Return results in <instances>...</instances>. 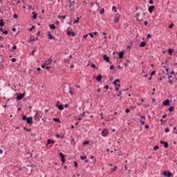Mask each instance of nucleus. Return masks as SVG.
<instances>
[{
	"mask_svg": "<svg viewBox=\"0 0 177 177\" xmlns=\"http://www.w3.org/2000/svg\"><path fill=\"white\" fill-rule=\"evenodd\" d=\"M103 59L105 60V62H106V63H110V57L107 56V55H104Z\"/></svg>",
	"mask_w": 177,
	"mask_h": 177,
	"instance_id": "nucleus-10",
	"label": "nucleus"
},
{
	"mask_svg": "<svg viewBox=\"0 0 177 177\" xmlns=\"http://www.w3.org/2000/svg\"><path fill=\"white\" fill-rule=\"evenodd\" d=\"M35 28V26H32V27L29 29V31H32Z\"/></svg>",
	"mask_w": 177,
	"mask_h": 177,
	"instance_id": "nucleus-39",
	"label": "nucleus"
},
{
	"mask_svg": "<svg viewBox=\"0 0 177 177\" xmlns=\"http://www.w3.org/2000/svg\"><path fill=\"white\" fill-rule=\"evenodd\" d=\"M165 132L166 133H168V132H169V128H166V129H165Z\"/></svg>",
	"mask_w": 177,
	"mask_h": 177,
	"instance_id": "nucleus-37",
	"label": "nucleus"
},
{
	"mask_svg": "<svg viewBox=\"0 0 177 177\" xmlns=\"http://www.w3.org/2000/svg\"><path fill=\"white\" fill-rule=\"evenodd\" d=\"M150 5H154V1L153 0L149 1Z\"/></svg>",
	"mask_w": 177,
	"mask_h": 177,
	"instance_id": "nucleus-44",
	"label": "nucleus"
},
{
	"mask_svg": "<svg viewBox=\"0 0 177 177\" xmlns=\"http://www.w3.org/2000/svg\"><path fill=\"white\" fill-rule=\"evenodd\" d=\"M161 145H164V147H165V149H167L168 147V142H164L162 140L160 141Z\"/></svg>",
	"mask_w": 177,
	"mask_h": 177,
	"instance_id": "nucleus-17",
	"label": "nucleus"
},
{
	"mask_svg": "<svg viewBox=\"0 0 177 177\" xmlns=\"http://www.w3.org/2000/svg\"><path fill=\"white\" fill-rule=\"evenodd\" d=\"M48 39H56L55 37L52 36V34L50 33V32H48Z\"/></svg>",
	"mask_w": 177,
	"mask_h": 177,
	"instance_id": "nucleus-15",
	"label": "nucleus"
},
{
	"mask_svg": "<svg viewBox=\"0 0 177 177\" xmlns=\"http://www.w3.org/2000/svg\"><path fill=\"white\" fill-rule=\"evenodd\" d=\"M56 106L57 109H59V110H64V106L62 104H56Z\"/></svg>",
	"mask_w": 177,
	"mask_h": 177,
	"instance_id": "nucleus-16",
	"label": "nucleus"
},
{
	"mask_svg": "<svg viewBox=\"0 0 177 177\" xmlns=\"http://www.w3.org/2000/svg\"><path fill=\"white\" fill-rule=\"evenodd\" d=\"M52 59H48L45 63L41 65V68H46V70H49V68H50V64H52Z\"/></svg>",
	"mask_w": 177,
	"mask_h": 177,
	"instance_id": "nucleus-2",
	"label": "nucleus"
},
{
	"mask_svg": "<svg viewBox=\"0 0 177 177\" xmlns=\"http://www.w3.org/2000/svg\"><path fill=\"white\" fill-rule=\"evenodd\" d=\"M22 120L26 121L27 124H32V117L27 118V115H23Z\"/></svg>",
	"mask_w": 177,
	"mask_h": 177,
	"instance_id": "nucleus-4",
	"label": "nucleus"
},
{
	"mask_svg": "<svg viewBox=\"0 0 177 177\" xmlns=\"http://www.w3.org/2000/svg\"><path fill=\"white\" fill-rule=\"evenodd\" d=\"M147 24H149V23L147 22V21H144V26H147Z\"/></svg>",
	"mask_w": 177,
	"mask_h": 177,
	"instance_id": "nucleus-56",
	"label": "nucleus"
},
{
	"mask_svg": "<svg viewBox=\"0 0 177 177\" xmlns=\"http://www.w3.org/2000/svg\"><path fill=\"white\" fill-rule=\"evenodd\" d=\"M68 8L70 12H75V1L68 0Z\"/></svg>",
	"mask_w": 177,
	"mask_h": 177,
	"instance_id": "nucleus-1",
	"label": "nucleus"
},
{
	"mask_svg": "<svg viewBox=\"0 0 177 177\" xmlns=\"http://www.w3.org/2000/svg\"><path fill=\"white\" fill-rule=\"evenodd\" d=\"M163 175L165 176H168V177H171V176H172V174L171 173V171H165L164 173H163Z\"/></svg>",
	"mask_w": 177,
	"mask_h": 177,
	"instance_id": "nucleus-13",
	"label": "nucleus"
},
{
	"mask_svg": "<svg viewBox=\"0 0 177 177\" xmlns=\"http://www.w3.org/2000/svg\"><path fill=\"white\" fill-rule=\"evenodd\" d=\"M49 27L50 30H56V26H55V24H49Z\"/></svg>",
	"mask_w": 177,
	"mask_h": 177,
	"instance_id": "nucleus-22",
	"label": "nucleus"
},
{
	"mask_svg": "<svg viewBox=\"0 0 177 177\" xmlns=\"http://www.w3.org/2000/svg\"><path fill=\"white\" fill-rule=\"evenodd\" d=\"M169 83L172 84H174V81L170 80H169Z\"/></svg>",
	"mask_w": 177,
	"mask_h": 177,
	"instance_id": "nucleus-60",
	"label": "nucleus"
},
{
	"mask_svg": "<svg viewBox=\"0 0 177 177\" xmlns=\"http://www.w3.org/2000/svg\"><path fill=\"white\" fill-rule=\"evenodd\" d=\"M43 113L41 111H37L35 113V115H34V120H35L36 121H39V120H41V118H42V115H43Z\"/></svg>",
	"mask_w": 177,
	"mask_h": 177,
	"instance_id": "nucleus-3",
	"label": "nucleus"
},
{
	"mask_svg": "<svg viewBox=\"0 0 177 177\" xmlns=\"http://www.w3.org/2000/svg\"><path fill=\"white\" fill-rule=\"evenodd\" d=\"M69 93H71V95H74V91H73V88L71 87H70Z\"/></svg>",
	"mask_w": 177,
	"mask_h": 177,
	"instance_id": "nucleus-30",
	"label": "nucleus"
},
{
	"mask_svg": "<svg viewBox=\"0 0 177 177\" xmlns=\"http://www.w3.org/2000/svg\"><path fill=\"white\" fill-rule=\"evenodd\" d=\"M162 118H167V114H165L162 116Z\"/></svg>",
	"mask_w": 177,
	"mask_h": 177,
	"instance_id": "nucleus-61",
	"label": "nucleus"
},
{
	"mask_svg": "<svg viewBox=\"0 0 177 177\" xmlns=\"http://www.w3.org/2000/svg\"><path fill=\"white\" fill-rule=\"evenodd\" d=\"M53 145V144H55V141H53V140H51V139H48V140H47V146L48 145Z\"/></svg>",
	"mask_w": 177,
	"mask_h": 177,
	"instance_id": "nucleus-18",
	"label": "nucleus"
},
{
	"mask_svg": "<svg viewBox=\"0 0 177 177\" xmlns=\"http://www.w3.org/2000/svg\"><path fill=\"white\" fill-rule=\"evenodd\" d=\"M55 138H57V139H59V138H61L62 139H64V135L60 136V134H57L55 136Z\"/></svg>",
	"mask_w": 177,
	"mask_h": 177,
	"instance_id": "nucleus-23",
	"label": "nucleus"
},
{
	"mask_svg": "<svg viewBox=\"0 0 177 177\" xmlns=\"http://www.w3.org/2000/svg\"><path fill=\"white\" fill-rule=\"evenodd\" d=\"M13 17H14V19H17L18 16L17 14H14Z\"/></svg>",
	"mask_w": 177,
	"mask_h": 177,
	"instance_id": "nucleus-51",
	"label": "nucleus"
},
{
	"mask_svg": "<svg viewBox=\"0 0 177 177\" xmlns=\"http://www.w3.org/2000/svg\"><path fill=\"white\" fill-rule=\"evenodd\" d=\"M83 145H89V141H85Z\"/></svg>",
	"mask_w": 177,
	"mask_h": 177,
	"instance_id": "nucleus-54",
	"label": "nucleus"
},
{
	"mask_svg": "<svg viewBox=\"0 0 177 177\" xmlns=\"http://www.w3.org/2000/svg\"><path fill=\"white\" fill-rule=\"evenodd\" d=\"M53 121H55V122H60V120H59L56 118H53Z\"/></svg>",
	"mask_w": 177,
	"mask_h": 177,
	"instance_id": "nucleus-32",
	"label": "nucleus"
},
{
	"mask_svg": "<svg viewBox=\"0 0 177 177\" xmlns=\"http://www.w3.org/2000/svg\"><path fill=\"white\" fill-rule=\"evenodd\" d=\"M111 171H117V166H115L113 169H111Z\"/></svg>",
	"mask_w": 177,
	"mask_h": 177,
	"instance_id": "nucleus-42",
	"label": "nucleus"
},
{
	"mask_svg": "<svg viewBox=\"0 0 177 177\" xmlns=\"http://www.w3.org/2000/svg\"><path fill=\"white\" fill-rule=\"evenodd\" d=\"M154 9H156V7L154 6H150L149 8H148V12L149 13H153Z\"/></svg>",
	"mask_w": 177,
	"mask_h": 177,
	"instance_id": "nucleus-9",
	"label": "nucleus"
},
{
	"mask_svg": "<svg viewBox=\"0 0 177 177\" xmlns=\"http://www.w3.org/2000/svg\"><path fill=\"white\" fill-rule=\"evenodd\" d=\"M24 129L26 131V132H31V129H27V127H24Z\"/></svg>",
	"mask_w": 177,
	"mask_h": 177,
	"instance_id": "nucleus-35",
	"label": "nucleus"
},
{
	"mask_svg": "<svg viewBox=\"0 0 177 177\" xmlns=\"http://www.w3.org/2000/svg\"><path fill=\"white\" fill-rule=\"evenodd\" d=\"M100 15H103V13H104V8H102V9L100 10Z\"/></svg>",
	"mask_w": 177,
	"mask_h": 177,
	"instance_id": "nucleus-34",
	"label": "nucleus"
},
{
	"mask_svg": "<svg viewBox=\"0 0 177 177\" xmlns=\"http://www.w3.org/2000/svg\"><path fill=\"white\" fill-rule=\"evenodd\" d=\"M145 46H146V43L145 41H142L140 44V48H145Z\"/></svg>",
	"mask_w": 177,
	"mask_h": 177,
	"instance_id": "nucleus-24",
	"label": "nucleus"
},
{
	"mask_svg": "<svg viewBox=\"0 0 177 177\" xmlns=\"http://www.w3.org/2000/svg\"><path fill=\"white\" fill-rule=\"evenodd\" d=\"M32 19H34L35 20L37 19V17H38V14L36 12H32Z\"/></svg>",
	"mask_w": 177,
	"mask_h": 177,
	"instance_id": "nucleus-19",
	"label": "nucleus"
},
{
	"mask_svg": "<svg viewBox=\"0 0 177 177\" xmlns=\"http://www.w3.org/2000/svg\"><path fill=\"white\" fill-rule=\"evenodd\" d=\"M80 117H85V113H82L80 115Z\"/></svg>",
	"mask_w": 177,
	"mask_h": 177,
	"instance_id": "nucleus-46",
	"label": "nucleus"
},
{
	"mask_svg": "<svg viewBox=\"0 0 177 177\" xmlns=\"http://www.w3.org/2000/svg\"><path fill=\"white\" fill-rule=\"evenodd\" d=\"M174 23H171L169 26V28H172L174 27Z\"/></svg>",
	"mask_w": 177,
	"mask_h": 177,
	"instance_id": "nucleus-40",
	"label": "nucleus"
},
{
	"mask_svg": "<svg viewBox=\"0 0 177 177\" xmlns=\"http://www.w3.org/2000/svg\"><path fill=\"white\" fill-rule=\"evenodd\" d=\"M175 110V108H174V106H170L169 108V111H170V113H172V111H174Z\"/></svg>",
	"mask_w": 177,
	"mask_h": 177,
	"instance_id": "nucleus-28",
	"label": "nucleus"
},
{
	"mask_svg": "<svg viewBox=\"0 0 177 177\" xmlns=\"http://www.w3.org/2000/svg\"><path fill=\"white\" fill-rule=\"evenodd\" d=\"M154 74H156V71H153L151 73V76L154 75Z\"/></svg>",
	"mask_w": 177,
	"mask_h": 177,
	"instance_id": "nucleus-49",
	"label": "nucleus"
},
{
	"mask_svg": "<svg viewBox=\"0 0 177 177\" xmlns=\"http://www.w3.org/2000/svg\"><path fill=\"white\" fill-rule=\"evenodd\" d=\"M110 70H114V65H111L110 66Z\"/></svg>",
	"mask_w": 177,
	"mask_h": 177,
	"instance_id": "nucleus-53",
	"label": "nucleus"
},
{
	"mask_svg": "<svg viewBox=\"0 0 177 177\" xmlns=\"http://www.w3.org/2000/svg\"><path fill=\"white\" fill-rule=\"evenodd\" d=\"M59 156L61 157V158H64V155L62 152L59 153Z\"/></svg>",
	"mask_w": 177,
	"mask_h": 177,
	"instance_id": "nucleus-38",
	"label": "nucleus"
},
{
	"mask_svg": "<svg viewBox=\"0 0 177 177\" xmlns=\"http://www.w3.org/2000/svg\"><path fill=\"white\" fill-rule=\"evenodd\" d=\"M140 122L141 125H145V121L140 120Z\"/></svg>",
	"mask_w": 177,
	"mask_h": 177,
	"instance_id": "nucleus-55",
	"label": "nucleus"
},
{
	"mask_svg": "<svg viewBox=\"0 0 177 177\" xmlns=\"http://www.w3.org/2000/svg\"><path fill=\"white\" fill-rule=\"evenodd\" d=\"M102 78H103V76L102 75H99L95 77L97 82H100V81H102Z\"/></svg>",
	"mask_w": 177,
	"mask_h": 177,
	"instance_id": "nucleus-14",
	"label": "nucleus"
},
{
	"mask_svg": "<svg viewBox=\"0 0 177 177\" xmlns=\"http://www.w3.org/2000/svg\"><path fill=\"white\" fill-rule=\"evenodd\" d=\"M109 88H110V86L109 85H106L104 86V89H109Z\"/></svg>",
	"mask_w": 177,
	"mask_h": 177,
	"instance_id": "nucleus-57",
	"label": "nucleus"
},
{
	"mask_svg": "<svg viewBox=\"0 0 177 177\" xmlns=\"http://www.w3.org/2000/svg\"><path fill=\"white\" fill-rule=\"evenodd\" d=\"M122 57H124V51L119 53V59H122Z\"/></svg>",
	"mask_w": 177,
	"mask_h": 177,
	"instance_id": "nucleus-21",
	"label": "nucleus"
},
{
	"mask_svg": "<svg viewBox=\"0 0 177 177\" xmlns=\"http://www.w3.org/2000/svg\"><path fill=\"white\" fill-rule=\"evenodd\" d=\"M168 52H169V54L170 55H172V53H174V50H172V48H169V49L168 50Z\"/></svg>",
	"mask_w": 177,
	"mask_h": 177,
	"instance_id": "nucleus-29",
	"label": "nucleus"
},
{
	"mask_svg": "<svg viewBox=\"0 0 177 177\" xmlns=\"http://www.w3.org/2000/svg\"><path fill=\"white\" fill-rule=\"evenodd\" d=\"M74 164H75V168H77V167H78V163L77 162V161H75Z\"/></svg>",
	"mask_w": 177,
	"mask_h": 177,
	"instance_id": "nucleus-48",
	"label": "nucleus"
},
{
	"mask_svg": "<svg viewBox=\"0 0 177 177\" xmlns=\"http://www.w3.org/2000/svg\"><path fill=\"white\" fill-rule=\"evenodd\" d=\"M88 35H90V37H91V38H93V32L88 33Z\"/></svg>",
	"mask_w": 177,
	"mask_h": 177,
	"instance_id": "nucleus-45",
	"label": "nucleus"
},
{
	"mask_svg": "<svg viewBox=\"0 0 177 177\" xmlns=\"http://www.w3.org/2000/svg\"><path fill=\"white\" fill-rule=\"evenodd\" d=\"M136 17L138 21H142V20H143V16L140 15V14H139V12H138L136 14Z\"/></svg>",
	"mask_w": 177,
	"mask_h": 177,
	"instance_id": "nucleus-7",
	"label": "nucleus"
},
{
	"mask_svg": "<svg viewBox=\"0 0 177 177\" xmlns=\"http://www.w3.org/2000/svg\"><path fill=\"white\" fill-rule=\"evenodd\" d=\"M140 118H142V120H146V116L140 115Z\"/></svg>",
	"mask_w": 177,
	"mask_h": 177,
	"instance_id": "nucleus-50",
	"label": "nucleus"
},
{
	"mask_svg": "<svg viewBox=\"0 0 177 177\" xmlns=\"http://www.w3.org/2000/svg\"><path fill=\"white\" fill-rule=\"evenodd\" d=\"M129 111H130L129 109H125V113H129Z\"/></svg>",
	"mask_w": 177,
	"mask_h": 177,
	"instance_id": "nucleus-58",
	"label": "nucleus"
},
{
	"mask_svg": "<svg viewBox=\"0 0 177 177\" xmlns=\"http://www.w3.org/2000/svg\"><path fill=\"white\" fill-rule=\"evenodd\" d=\"M80 160H86V156H80Z\"/></svg>",
	"mask_w": 177,
	"mask_h": 177,
	"instance_id": "nucleus-31",
	"label": "nucleus"
},
{
	"mask_svg": "<svg viewBox=\"0 0 177 177\" xmlns=\"http://www.w3.org/2000/svg\"><path fill=\"white\" fill-rule=\"evenodd\" d=\"M3 34H6V35H7V34H8V30L3 31Z\"/></svg>",
	"mask_w": 177,
	"mask_h": 177,
	"instance_id": "nucleus-59",
	"label": "nucleus"
},
{
	"mask_svg": "<svg viewBox=\"0 0 177 177\" xmlns=\"http://www.w3.org/2000/svg\"><path fill=\"white\" fill-rule=\"evenodd\" d=\"M33 41H35V37H34V36H31V37H30V39H29L28 42L31 43V42H32Z\"/></svg>",
	"mask_w": 177,
	"mask_h": 177,
	"instance_id": "nucleus-25",
	"label": "nucleus"
},
{
	"mask_svg": "<svg viewBox=\"0 0 177 177\" xmlns=\"http://www.w3.org/2000/svg\"><path fill=\"white\" fill-rule=\"evenodd\" d=\"M24 96H26V93H17V100H21V99H23L24 97Z\"/></svg>",
	"mask_w": 177,
	"mask_h": 177,
	"instance_id": "nucleus-6",
	"label": "nucleus"
},
{
	"mask_svg": "<svg viewBox=\"0 0 177 177\" xmlns=\"http://www.w3.org/2000/svg\"><path fill=\"white\" fill-rule=\"evenodd\" d=\"M66 34L67 35H71V37H75V35H77V33L71 31H67Z\"/></svg>",
	"mask_w": 177,
	"mask_h": 177,
	"instance_id": "nucleus-11",
	"label": "nucleus"
},
{
	"mask_svg": "<svg viewBox=\"0 0 177 177\" xmlns=\"http://www.w3.org/2000/svg\"><path fill=\"white\" fill-rule=\"evenodd\" d=\"M11 62H12V63H16V58H12Z\"/></svg>",
	"mask_w": 177,
	"mask_h": 177,
	"instance_id": "nucleus-47",
	"label": "nucleus"
},
{
	"mask_svg": "<svg viewBox=\"0 0 177 177\" xmlns=\"http://www.w3.org/2000/svg\"><path fill=\"white\" fill-rule=\"evenodd\" d=\"M109 133H110V132H109V130H107V129H102V131L101 132V135H102V136H103V138H107V136Z\"/></svg>",
	"mask_w": 177,
	"mask_h": 177,
	"instance_id": "nucleus-5",
	"label": "nucleus"
},
{
	"mask_svg": "<svg viewBox=\"0 0 177 177\" xmlns=\"http://www.w3.org/2000/svg\"><path fill=\"white\" fill-rule=\"evenodd\" d=\"M17 47L16 46V45H14L13 46H12V49H16Z\"/></svg>",
	"mask_w": 177,
	"mask_h": 177,
	"instance_id": "nucleus-63",
	"label": "nucleus"
},
{
	"mask_svg": "<svg viewBox=\"0 0 177 177\" xmlns=\"http://www.w3.org/2000/svg\"><path fill=\"white\" fill-rule=\"evenodd\" d=\"M120 21V15L117 14L115 16L114 23H118Z\"/></svg>",
	"mask_w": 177,
	"mask_h": 177,
	"instance_id": "nucleus-12",
	"label": "nucleus"
},
{
	"mask_svg": "<svg viewBox=\"0 0 177 177\" xmlns=\"http://www.w3.org/2000/svg\"><path fill=\"white\" fill-rule=\"evenodd\" d=\"M5 26V23L3 22V19H0V26L3 27Z\"/></svg>",
	"mask_w": 177,
	"mask_h": 177,
	"instance_id": "nucleus-26",
	"label": "nucleus"
},
{
	"mask_svg": "<svg viewBox=\"0 0 177 177\" xmlns=\"http://www.w3.org/2000/svg\"><path fill=\"white\" fill-rule=\"evenodd\" d=\"M163 106H168L169 104V100H166L162 103Z\"/></svg>",
	"mask_w": 177,
	"mask_h": 177,
	"instance_id": "nucleus-20",
	"label": "nucleus"
},
{
	"mask_svg": "<svg viewBox=\"0 0 177 177\" xmlns=\"http://www.w3.org/2000/svg\"><path fill=\"white\" fill-rule=\"evenodd\" d=\"M121 91H120L118 93V96H121Z\"/></svg>",
	"mask_w": 177,
	"mask_h": 177,
	"instance_id": "nucleus-64",
	"label": "nucleus"
},
{
	"mask_svg": "<svg viewBox=\"0 0 177 177\" xmlns=\"http://www.w3.org/2000/svg\"><path fill=\"white\" fill-rule=\"evenodd\" d=\"M160 149V147H158V145L153 147V150H158Z\"/></svg>",
	"mask_w": 177,
	"mask_h": 177,
	"instance_id": "nucleus-36",
	"label": "nucleus"
},
{
	"mask_svg": "<svg viewBox=\"0 0 177 177\" xmlns=\"http://www.w3.org/2000/svg\"><path fill=\"white\" fill-rule=\"evenodd\" d=\"M112 10H113V12H115V13H116V12H117V8H115V6H113Z\"/></svg>",
	"mask_w": 177,
	"mask_h": 177,
	"instance_id": "nucleus-33",
	"label": "nucleus"
},
{
	"mask_svg": "<svg viewBox=\"0 0 177 177\" xmlns=\"http://www.w3.org/2000/svg\"><path fill=\"white\" fill-rule=\"evenodd\" d=\"M117 82H120V80H118V79H116L113 82V85H115V91H120V87H118V86H117Z\"/></svg>",
	"mask_w": 177,
	"mask_h": 177,
	"instance_id": "nucleus-8",
	"label": "nucleus"
},
{
	"mask_svg": "<svg viewBox=\"0 0 177 177\" xmlns=\"http://www.w3.org/2000/svg\"><path fill=\"white\" fill-rule=\"evenodd\" d=\"M62 162H66V159L64 158H61Z\"/></svg>",
	"mask_w": 177,
	"mask_h": 177,
	"instance_id": "nucleus-43",
	"label": "nucleus"
},
{
	"mask_svg": "<svg viewBox=\"0 0 177 177\" xmlns=\"http://www.w3.org/2000/svg\"><path fill=\"white\" fill-rule=\"evenodd\" d=\"M61 19H63V20H65L66 19V15H62Z\"/></svg>",
	"mask_w": 177,
	"mask_h": 177,
	"instance_id": "nucleus-52",
	"label": "nucleus"
},
{
	"mask_svg": "<svg viewBox=\"0 0 177 177\" xmlns=\"http://www.w3.org/2000/svg\"><path fill=\"white\" fill-rule=\"evenodd\" d=\"M149 125H145V129H149Z\"/></svg>",
	"mask_w": 177,
	"mask_h": 177,
	"instance_id": "nucleus-62",
	"label": "nucleus"
},
{
	"mask_svg": "<svg viewBox=\"0 0 177 177\" xmlns=\"http://www.w3.org/2000/svg\"><path fill=\"white\" fill-rule=\"evenodd\" d=\"M80 21V17H77L76 19L74 20L73 23L74 24H77V23H79Z\"/></svg>",
	"mask_w": 177,
	"mask_h": 177,
	"instance_id": "nucleus-27",
	"label": "nucleus"
},
{
	"mask_svg": "<svg viewBox=\"0 0 177 177\" xmlns=\"http://www.w3.org/2000/svg\"><path fill=\"white\" fill-rule=\"evenodd\" d=\"M92 68H96V65L95 64H91Z\"/></svg>",
	"mask_w": 177,
	"mask_h": 177,
	"instance_id": "nucleus-41",
	"label": "nucleus"
}]
</instances>
